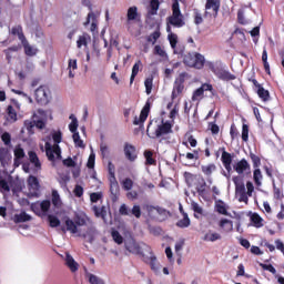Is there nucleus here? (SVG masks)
I'll use <instances>...</instances> for the list:
<instances>
[{
	"instance_id": "1",
	"label": "nucleus",
	"mask_w": 284,
	"mask_h": 284,
	"mask_svg": "<svg viewBox=\"0 0 284 284\" xmlns=\"http://www.w3.org/2000/svg\"><path fill=\"white\" fill-rule=\"evenodd\" d=\"M166 32H172L173 28H183L185 26V19L183 17V13H181V7L179 2H173L172 4V14L166 18Z\"/></svg>"
},
{
	"instance_id": "2",
	"label": "nucleus",
	"mask_w": 284,
	"mask_h": 284,
	"mask_svg": "<svg viewBox=\"0 0 284 284\" xmlns=\"http://www.w3.org/2000/svg\"><path fill=\"white\" fill-rule=\"evenodd\" d=\"M152 126V122L149 123L146 128V135L149 139H161V136H168V134H172L174 124L170 121H163L160 125L156 126L155 131H150Z\"/></svg>"
},
{
	"instance_id": "3",
	"label": "nucleus",
	"mask_w": 284,
	"mask_h": 284,
	"mask_svg": "<svg viewBox=\"0 0 284 284\" xmlns=\"http://www.w3.org/2000/svg\"><path fill=\"white\" fill-rule=\"evenodd\" d=\"M183 63L187 65V68L203 70V68H205V55L199 52H187L183 55Z\"/></svg>"
},
{
	"instance_id": "4",
	"label": "nucleus",
	"mask_w": 284,
	"mask_h": 284,
	"mask_svg": "<svg viewBox=\"0 0 284 284\" xmlns=\"http://www.w3.org/2000/svg\"><path fill=\"white\" fill-rule=\"evenodd\" d=\"M232 181L235 185V194L236 196H239V202L247 203V201H250L247 196L250 195H247V193L245 192V182L243 180V176L241 175L233 176Z\"/></svg>"
},
{
	"instance_id": "5",
	"label": "nucleus",
	"mask_w": 284,
	"mask_h": 284,
	"mask_svg": "<svg viewBox=\"0 0 284 284\" xmlns=\"http://www.w3.org/2000/svg\"><path fill=\"white\" fill-rule=\"evenodd\" d=\"M206 65L221 81H235L236 79V77L230 71L223 69L222 67L214 65V62H206Z\"/></svg>"
},
{
	"instance_id": "6",
	"label": "nucleus",
	"mask_w": 284,
	"mask_h": 284,
	"mask_svg": "<svg viewBox=\"0 0 284 284\" xmlns=\"http://www.w3.org/2000/svg\"><path fill=\"white\" fill-rule=\"evenodd\" d=\"M187 77L186 72L180 73L179 77L175 79L173 84V90L171 98L174 101V99H178L183 94V91L185 90V79Z\"/></svg>"
},
{
	"instance_id": "7",
	"label": "nucleus",
	"mask_w": 284,
	"mask_h": 284,
	"mask_svg": "<svg viewBox=\"0 0 284 284\" xmlns=\"http://www.w3.org/2000/svg\"><path fill=\"white\" fill-rule=\"evenodd\" d=\"M37 103L48 105L50 103V89L48 87H40L34 92Z\"/></svg>"
},
{
	"instance_id": "8",
	"label": "nucleus",
	"mask_w": 284,
	"mask_h": 284,
	"mask_svg": "<svg viewBox=\"0 0 284 284\" xmlns=\"http://www.w3.org/2000/svg\"><path fill=\"white\" fill-rule=\"evenodd\" d=\"M248 81L253 83V90L256 92L261 101L267 103V101H270V91L265 90V88H263V85L258 83L256 79H248Z\"/></svg>"
},
{
	"instance_id": "9",
	"label": "nucleus",
	"mask_w": 284,
	"mask_h": 284,
	"mask_svg": "<svg viewBox=\"0 0 284 284\" xmlns=\"http://www.w3.org/2000/svg\"><path fill=\"white\" fill-rule=\"evenodd\" d=\"M148 116H150V102H146L143 109L141 110L140 116H135L133 120V125L143 126L145 121H148Z\"/></svg>"
},
{
	"instance_id": "10",
	"label": "nucleus",
	"mask_w": 284,
	"mask_h": 284,
	"mask_svg": "<svg viewBox=\"0 0 284 284\" xmlns=\"http://www.w3.org/2000/svg\"><path fill=\"white\" fill-rule=\"evenodd\" d=\"M29 192L31 196H39V190L41 185L39 184V179L34 175H30L27 180Z\"/></svg>"
},
{
	"instance_id": "11",
	"label": "nucleus",
	"mask_w": 284,
	"mask_h": 284,
	"mask_svg": "<svg viewBox=\"0 0 284 284\" xmlns=\"http://www.w3.org/2000/svg\"><path fill=\"white\" fill-rule=\"evenodd\" d=\"M125 250L131 254H136L138 256H142V258L145 257V254H143V250H141V245L134 242V240H130L129 242H125Z\"/></svg>"
},
{
	"instance_id": "12",
	"label": "nucleus",
	"mask_w": 284,
	"mask_h": 284,
	"mask_svg": "<svg viewBox=\"0 0 284 284\" xmlns=\"http://www.w3.org/2000/svg\"><path fill=\"white\" fill-rule=\"evenodd\" d=\"M124 156L128 161L134 162L138 159L136 146L125 142L124 143Z\"/></svg>"
},
{
	"instance_id": "13",
	"label": "nucleus",
	"mask_w": 284,
	"mask_h": 284,
	"mask_svg": "<svg viewBox=\"0 0 284 284\" xmlns=\"http://www.w3.org/2000/svg\"><path fill=\"white\" fill-rule=\"evenodd\" d=\"M0 163L2 168H8V165L12 163V154L10 153V150L0 148Z\"/></svg>"
},
{
	"instance_id": "14",
	"label": "nucleus",
	"mask_w": 284,
	"mask_h": 284,
	"mask_svg": "<svg viewBox=\"0 0 284 284\" xmlns=\"http://www.w3.org/2000/svg\"><path fill=\"white\" fill-rule=\"evenodd\" d=\"M221 161L226 172H232V161H233L232 153L225 151V148H222Z\"/></svg>"
},
{
	"instance_id": "15",
	"label": "nucleus",
	"mask_w": 284,
	"mask_h": 284,
	"mask_svg": "<svg viewBox=\"0 0 284 284\" xmlns=\"http://www.w3.org/2000/svg\"><path fill=\"white\" fill-rule=\"evenodd\" d=\"M233 169L237 174H245V172H250L252 170V166L247 160L242 159L233 166Z\"/></svg>"
},
{
	"instance_id": "16",
	"label": "nucleus",
	"mask_w": 284,
	"mask_h": 284,
	"mask_svg": "<svg viewBox=\"0 0 284 284\" xmlns=\"http://www.w3.org/2000/svg\"><path fill=\"white\" fill-rule=\"evenodd\" d=\"M110 183V192L112 201H116L119 199V194L121 193V189L119 187V181L116 178L109 179Z\"/></svg>"
},
{
	"instance_id": "17",
	"label": "nucleus",
	"mask_w": 284,
	"mask_h": 284,
	"mask_svg": "<svg viewBox=\"0 0 284 284\" xmlns=\"http://www.w3.org/2000/svg\"><path fill=\"white\" fill-rule=\"evenodd\" d=\"M126 21H141V14L139 13V8L136 6L130 7L126 11Z\"/></svg>"
},
{
	"instance_id": "18",
	"label": "nucleus",
	"mask_w": 284,
	"mask_h": 284,
	"mask_svg": "<svg viewBox=\"0 0 284 284\" xmlns=\"http://www.w3.org/2000/svg\"><path fill=\"white\" fill-rule=\"evenodd\" d=\"M201 171L206 176V181L209 183H212V174H214V172H216V164L210 163L207 165H202Z\"/></svg>"
},
{
	"instance_id": "19",
	"label": "nucleus",
	"mask_w": 284,
	"mask_h": 284,
	"mask_svg": "<svg viewBox=\"0 0 284 284\" xmlns=\"http://www.w3.org/2000/svg\"><path fill=\"white\" fill-rule=\"evenodd\" d=\"M205 10H213V16L219 17L221 10V0H206Z\"/></svg>"
},
{
	"instance_id": "20",
	"label": "nucleus",
	"mask_w": 284,
	"mask_h": 284,
	"mask_svg": "<svg viewBox=\"0 0 284 284\" xmlns=\"http://www.w3.org/2000/svg\"><path fill=\"white\" fill-rule=\"evenodd\" d=\"M184 179L187 187H194L199 181H201V176L197 174H192L190 172H184Z\"/></svg>"
},
{
	"instance_id": "21",
	"label": "nucleus",
	"mask_w": 284,
	"mask_h": 284,
	"mask_svg": "<svg viewBox=\"0 0 284 284\" xmlns=\"http://www.w3.org/2000/svg\"><path fill=\"white\" fill-rule=\"evenodd\" d=\"M250 221L253 225V227H256V230H261L265 225V220L261 217L258 213H252L250 216Z\"/></svg>"
},
{
	"instance_id": "22",
	"label": "nucleus",
	"mask_w": 284,
	"mask_h": 284,
	"mask_svg": "<svg viewBox=\"0 0 284 284\" xmlns=\"http://www.w3.org/2000/svg\"><path fill=\"white\" fill-rule=\"evenodd\" d=\"M65 265L69 267L70 272H79V263L74 261V257H72L70 253H67L65 255Z\"/></svg>"
},
{
	"instance_id": "23",
	"label": "nucleus",
	"mask_w": 284,
	"mask_h": 284,
	"mask_svg": "<svg viewBox=\"0 0 284 284\" xmlns=\"http://www.w3.org/2000/svg\"><path fill=\"white\" fill-rule=\"evenodd\" d=\"M10 32L13 37H18L21 43L27 40L26 34H23V27H21L20 24L12 27Z\"/></svg>"
},
{
	"instance_id": "24",
	"label": "nucleus",
	"mask_w": 284,
	"mask_h": 284,
	"mask_svg": "<svg viewBox=\"0 0 284 284\" xmlns=\"http://www.w3.org/2000/svg\"><path fill=\"white\" fill-rule=\"evenodd\" d=\"M90 21H92L91 23V32H97L98 30V24H97V14H94V12H89L88 17H87V21L84 22V26H90Z\"/></svg>"
},
{
	"instance_id": "25",
	"label": "nucleus",
	"mask_w": 284,
	"mask_h": 284,
	"mask_svg": "<svg viewBox=\"0 0 284 284\" xmlns=\"http://www.w3.org/2000/svg\"><path fill=\"white\" fill-rule=\"evenodd\" d=\"M139 70H143V62L141 60H138L132 68V73L130 78V85L134 83V79H136V75L139 74Z\"/></svg>"
},
{
	"instance_id": "26",
	"label": "nucleus",
	"mask_w": 284,
	"mask_h": 284,
	"mask_svg": "<svg viewBox=\"0 0 284 284\" xmlns=\"http://www.w3.org/2000/svg\"><path fill=\"white\" fill-rule=\"evenodd\" d=\"M21 43L24 49V54L27 57H36L37 52H39V50H37L32 45H30V42H28V39L22 41Z\"/></svg>"
},
{
	"instance_id": "27",
	"label": "nucleus",
	"mask_w": 284,
	"mask_h": 284,
	"mask_svg": "<svg viewBox=\"0 0 284 284\" xmlns=\"http://www.w3.org/2000/svg\"><path fill=\"white\" fill-rule=\"evenodd\" d=\"M13 154H14V166L19 168V165H21V162H19V160L26 156V151H23L21 146H17L13 151Z\"/></svg>"
},
{
	"instance_id": "28",
	"label": "nucleus",
	"mask_w": 284,
	"mask_h": 284,
	"mask_svg": "<svg viewBox=\"0 0 284 284\" xmlns=\"http://www.w3.org/2000/svg\"><path fill=\"white\" fill-rule=\"evenodd\" d=\"M253 181L257 187H261L263 185V172L261 171V169L253 170Z\"/></svg>"
},
{
	"instance_id": "29",
	"label": "nucleus",
	"mask_w": 284,
	"mask_h": 284,
	"mask_svg": "<svg viewBox=\"0 0 284 284\" xmlns=\"http://www.w3.org/2000/svg\"><path fill=\"white\" fill-rule=\"evenodd\" d=\"M91 37H90V34H88V33H83L82 36H80L79 38H78V41H77V48H79V49H81V48H88V43H89V41H91Z\"/></svg>"
},
{
	"instance_id": "30",
	"label": "nucleus",
	"mask_w": 284,
	"mask_h": 284,
	"mask_svg": "<svg viewBox=\"0 0 284 284\" xmlns=\"http://www.w3.org/2000/svg\"><path fill=\"white\" fill-rule=\"evenodd\" d=\"M148 261L152 272L159 274V261H156V255H152L150 258L144 257V263H148Z\"/></svg>"
},
{
	"instance_id": "31",
	"label": "nucleus",
	"mask_w": 284,
	"mask_h": 284,
	"mask_svg": "<svg viewBox=\"0 0 284 284\" xmlns=\"http://www.w3.org/2000/svg\"><path fill=\"white\" fill-rule=\"evenodd\" d=\"M183 219L179 220L175 225L176 227H180L181 230H185V227H190L192 225V221L190 220V216L187 214L182 215Z\"/></svg>"
},
{
	"instance_id": "32",
	"label": "nucleus",
	"mask_w": 284,
	"mask_h": 284,
	"mask_svg": "<svg viewBox=\"0 0 284 284\" xmlns=\"http://www.w3.org/2000/svg\"><path fill=\"white\" fill-rule=\"evenodd\" d=\"M64 223H65L67 232H71V234H77L79 232L77 222L70 220V217H67Z\"/></svg>"
},
{
	"instance_id": "33",
	"label": "nucleus",
	"mask_w": 284,
	"mask_h": 284,
	"mask_svg": "<svg viewBox=\"0 0 284 284\" xmlns=\"http://www.w3.org/2000/svg\"><path fill=\"white\" fill-rule=\"evenodd\" d=\"M221 239H222L221 234L212 233V231H210L204 235L203 241L214 243L215 241H221Z\"/></svg>"
},
{
	"instance_id": "34",
	"label": "nucleus",
	"mask_w": 284,
	"mask_h": 284,
	"mask_svg": "<svg viewBox=\"0 0 284 284\" xmlns=\"http://www.w3.org/2000/svg\"><path fill=\"white\" fill-rule=\"evenodd\" d=\"M159 39H161V30L156 29L154 32L146 37V42L154 45Z\"/></svg>"
},
{
	"instance_id": "35",
	"label": "nucleus",
	"mask_w": 284,
	"mask_h": 284,
	"mask_svg": "<svg viewBox=\"0 0 284 284\" xmlns=\"http://www.w3.org/2000/svg\"><path fill=\"white\" fill-rule=\"evenodd\" d=\"M28 221H32V216H30L26 212H22L20 214L14 215V222L16 223H28Z\"/></svg>"
},
{
	"instance_id": "36",
	"label": "nucleus",
	"mask_w": 284,
	"mask_h": 284,
	"mask_svg": "<svg viewBox=\"0 0 284 284\" xmlns=\"http://www.w3.org/2000/svg\"><path fill=\"white\" fill-rule=\"evenodd\" d=\"M88 221H90V217L88 215H75L74 222L77 227H83V225H88Z\"/></svg>"
},
{
	"instance_id": "37",
	"label": "nucleus",
	"mask_w": 284,
	"mask_h": 284,
	"mask_svg": "<svg viewBox=\"0 0 284 284\" xmlns=\"http://www.w3.org/2000/svg\"><path fill=\"white\" fill-rule=\"evenodd\" d=\"M195 190L199 196H205V187H207V183H205V179L201 178L197 182Z\"/></svg>"
},
{
	"instance_id": "38",
	"label": "nucleus",
	"mask_w": 284,
	"mask_h": 284,
	"mask_svg": "<svg viewBox=\"0 0 284 284\" xmlns=\"http://www.w3.org/2000/svg\"><path fill=\"white\" fill-rule=\"evenodd\" d=\"M220 227L224 230V232H232L234 225L231 220L222 219L220 221Z\"/></svg>"
},
{
	"instance_id": "39",
	"label": "nucleus",
	"mask_w": 284,
	"mask_h": 284,
	"mask_svg": "<svg viewBox=\"0 0 284 284\" xmlns=\"http://www.w3.org/2000/svg\"><path fill=\"white\" fill-rule=\"evenodd\" d=\"M77 59H70L68 63L69 79H74V75L77 74L74 70H77Z\"/></svg>"
},
{
	"instance_id": "40",
	"label": "nucleus",
	"mask_w": 284,
	"mask_h": 284,
	"mask_svg": "<svg viewBox=\"0 0 284 284\" xmlns=\"http://www.w3.org/2000/svg\"><path fill=\"white\" fill-rule=\"evenodd\" d=\"M160 6H161V2H159V0H151V1H150V8H151V9L149 10V14H150L151 17L156 16L158 12H159Z\"/></svg>"
},
{
	"instance_id": "41",
	"label": "nucleus",
	"mask_w": 284,
	"mask_h": 284,
	"mask_svg": "<svg viewBox=\"0 0 284 284\" xmlns=\"http://www.w3.org/2000/svg\"><path fill=\"white\" fill-rule=\"evenodd\" d=\"M215 211L219 214H223V216H227V206H225V202H223L222 200H220L216 204H215Z\"/></svg>"
},
{
	"instance_id": "42",
	"label": "nucleus",
	"mask_w": 284,
	"mask_h": 284,
	"mask_svg": "<svg viewBox=\"0 0 284 284\" xmlns=\"http://www.w3.org/2000/svg\"><path fill=\"white\" fill-rule=\"evenodd\" d=\"M262 62L264 65V70L266 74H272V71L270 70V62H267V49L264 48L262 52Z\"/></svg>"
},
{
	"instance_id": "43",
	"label": "nucleus",
	"mask_w": 284,
	"mask_h": 284,
	"mask_svg": "<svg viewBox=\"0 0 284 284\" xmlns=\"http://www.w3.org/2000/svg\"><path fill=\"white\" fill-rule=\"evenodd\" d=\"M154 210H156V212H158V214H160V216H165V214H168V210H165L161 206H153V205L146 206V212H149V214H152V212H154Z\"/></svg>"
},
{
	"instance_id": "44",
	"label": "nucleus",
	"mask_w": 284,
	"mask_h": 284,
	"mask_svg": "<svg viewBox=\"0 0 284 284\" xmlns=\"http://www.w3.org/2000/svg\"><path fill=\"white\" fill-rule=\"evenodd\" d=\"M51 203L54 205V207H61V196L59 195V191L53 190L52 191V197H51Z\"/></svg>"
},
{
	"instance_id": "45",
	"label": "nucleus",
	"mask_w": 284,
	"mask_h": 284,
	"mask_svg": "<svg viewBox=\"0 0 284 284\" xmlns=\"http://www.w3.org/2000/svg\"><path fill=\"white\" fill-rule=\"evenodd\" d=\"M51 136L54 145H59V143L63 141V133L61 132V130L52 131Z\"/></svg>"
},
{
	"instance_id": "46",
	"label": "nucleus",
	"mask_w": 284,
	"mask_h": 284,
	"mask_svg": "<svg viewBox=\"0 0 284 284\" xmlns=\"http://www.w3.org/2000/svg\"><path fill=\"white\" fill-rule=\"evenodd\" d=\"M7 114H8V121H11V123H14V121H17V110H14V106L9 105L7 108Z\"/></svg>"
},
{
	"instance_id": "47",
	"label": "nucleus",
	"mask_w": 284,
	"mask_h": 284,
	"mask_svg": "<svg viewBox=\"0 0 284 284\" xmlns=\"http://www.w3.org/2000/svg\"><path fill=\"white\" fill-rule=\"evenodd\" d=\"M93 212L98 219L99 217L105 219V216H108V211L105 210V206H102V207L93 206Z\"/></svg>"
},
{
	"instance_id": "48",
	"label": "nucleus",
	"mask_w": 284,
	"mask_h": 284,
	"mask_svg": "<svg viewBox=\"0 0 284 284\" xmlns=\"http://www.w3.org/2000/svg\"><path fill=\"white\" fill-rule=\"evenodd\" d=\"M29 160L30 163H33L36 168H41V162L39 161V156L37 155V152L30 151L29 152Z\"/></svg>"
},
{
	"instance_id": "49",
	"label": "nucleus",
	"mask_w": 284,
	"mask_h": 284,
	"mask_svg": "<svg viewBox=\"0 0 284 284\" xmlns=\"http://www.w3.org/2000/svg\"><path fill=\"white\" fill-rule=\"evenodd\" d=\"M153 54L161 57L162 59L168 58V53L165 52V49L162 48L160 44L154 47Z\"/></svg>"
},
{
	"instance_id": "50",
	"label": "nucleus",
	"mask_w": 284,
	"mask_h": 284,
	"mask_svg": "<svg viewBox=\"0 0 284 284\" xmlns=\"http://www.w3.org/2000/svg\"><path fill=\"white\" fill-rule=\"evenodd\" d=\"M250 159L252 161L254 170L261 168V156L250 152Z\"/></svg>"
},
{
	"instance_id": "51",
	"label": "nucleus",
	"mask_w": 284,
	"mask_h": 284,
	"mask_svg": "<svg viewBox=\"0 0 284 284\" xmlns=\"http://www.w3.org/2000/svg\"><path fill=\"white\" fill-rule=\"evenodd\" d=\"M152 156H154V153L152 151H144V159L146 161V165H155L156 161Z\"/></svg>"
},
{
	"instance_id": "52",
	"label": "nucleus",
	"mask_w": 284,
	"mask_h": 284,
	"mask_svg": "<svg viewBox=\"0 0 284 284\" xmlns=\"http://www.w3.org/2000/svg\"><path fill=\"white\" fill-rule=\"evenodd\" d=\"M122 187H123V190H125V192H130V190H132V187H134V181H132V179H130V178H125L122 181Z\"/></svg>"
},
{
	"instance_id": "53",
	"label": "nucleus",
	"mask_w": 284,
	"mask_h": 284,
	"mask_svg": "<svg viewBox=\"0 0 284 284\" xmlns=\"http://www.w3.org/2000/svg\"><path fill=\"white\" fill-rule=\"evenodd\" d=\"M242 141H244V143L250 141V125L247 124L242 125Z\"/></svg>"
},
{
	"instance_id": "54",
	"label": "nucleus",
	"mask_w": 284,
	"mask_h": 284,
	"mask_svg": "<svg viewBox=\"0 0 284 284\" xmlns=\"http://www.w3.org/2000/svg\"><path fill=\"white\" fill-rule=\"evenodd\" d=\"M48 221L50 227H59V225H61V220H59L57 215H48Z\"/></svg>"
},
{
	"instance_id": "55",
	"label": "nucleus",
	"mask_w": 284,
	"mask_h": 284,
	"mask_svg": "<svg viewBox=\"0 0 284 284\" xmlns=\"http://www.w3.org/2000/svg\"><path fill=\"white\" fill-rule=\"evenodd\" d=\"M24 128H26L28 134H30V135L34 134V128H36L34 121L26 120L24 121Z\"/></svg>"
},
{
	"instance_id": "56",
	"label": "nucleus",
	"mask_w": 284,
	"mask_h": 284,
	"mask_svg": "<svg viewBox=\"0 0 284 284\" xmlns=\"http://www.w3.org/2000/svg\"><path fill=\"white\" fill-rule=\"evenodd\" d=\"M168 40L171 48L174 50L176 48V43H179V36H176L175 33H170L168 36Z\"/></svg>"
},
{
	"instance_id": "57",
	"label": "nucleus",
	"mask_w": 284,
	"mask_h": 284,
	"mask_svg": "<svg viewBox=\"0 0 284 284\" xmlns=\"http://www.w3.org/2000/svg\"><path fill=\"white\" fill-rule=\"evenodd\" d=\"M153 83H154V79L153 78H146L145 79L144 85H145L146 94H152Z\"/></svg>"
},
{
	"instance_id": "58",
	"label": "nucleus",
	"mask_w": 284,
	"mask_h": 284,
	"mask_svg": "<svg viewBox=\"0 0 284 284\" xmlns=\"http://www.w3.org/2000/svg\"><path fill=\"white\" fill-rule=\"evenodd\" d=\"M88 276H89L90 284H105V282H103L102 278H100L99 276H97L92 273H89Z\"/></svg>"
},
{
	"instance_id": "59",
	"label": "nucleus",
	"mask_w": 284,
	"mask_h": 284,
	"mask_svg": "<svg viewBox=\"0 0 284 284\" xmlns=\"http://www.w3.org/2000/svg\"><path fill=\"white\" fill-rule=\"evenodd\" d=\"M111 236L114 243H116L118 245H122L123 236L121 235V233H119V231H112Z\"/></svg>"
},
{
	"instance_id": "60",
	"label": "nucleus",
	"mask_w": 284,
	"mask_h": 284,
	"mask_svg": "<svg viewBox=\"0 0 284 284\" xmlns=\"http://www.w3.org/2000/svg\"><path fill=\"white\" fill-rule=\"evenodd\" d=\"M0 192H10V184L8 181L3 180V176L0 173Z\"/></svg>"
},
{
	"instance_id": "61",
	"label": "nucleus",
	"mask_w": 284,
	"mask_h": 284,
	"mask_svg": "<svg viewBox=\"0 0 284 284\" xmlns=\"http://www.w3.org/2000/svg\"><path fill=\"white\" fill-rule=\"evenodd\" d=\"M73 142L75 148H85L83 140H81V135L79 133H73Z\"/></svg>"
},
{
	"instance_id": "62",
	"label": "nucleus",
	"mask_w": 284,
	"mask_h": 284,
	"mask_svg": "<svg viewBox=\"0 0 284 284\" xmlns=\"http://www.w3.org/2000/svg\"><path fill=\"white\" fill-rule=\"evenodd\" d=\"M45 154L49 161H54V151L52 149V145H50V143H45Z\"/></svg>"
},
{
	"instance_id": "63",
	"label": "nucleus",
	"mask_w": 284,
	"mask_h": 284,
	"mask_svg": "<svg viewBox=\"0 0 284 284\" xmlns=\"http://www.w3.org/2000/svg\"><path fill=\"white\" fill-rule=\"evenodd\" d=\"M50 205H51L50 200H43L39 204L41 212H44V213L50 211Z\"/></svg>"
},
{
	"instance_id": "64",
	"label": "nucleus",
	"mask_w": 284,
	"mask_h": 284,
	"mask_svg": "<svg viewBox=\"0 0 284 284\" xmlns=\"http://www.w3.org/2000/svg\"><path fill=\"white\" fill-rule=\"evenodd\" d=\"M209 130L211 131V134H213V135H216V134H219V132H221V128L217 126L216 122H210Z\"/></svg>"
}]
</instances>
